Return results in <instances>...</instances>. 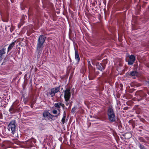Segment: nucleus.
Wrapping results in <instances>:
<instances>
[{
  "label": "nucleus",
  "instance_id": "1",
  "mask_svg": "<svg viewBox=\"0 0 149 149\" xmlns=\"http://www.w3.org/2000/svg\"><path fill=\"white\" fill-rule=\"evenodd\" d=\"M109 119L111 122H114L116 120V116L112 109L109 108L108 111Z\"/></svg>",
  "mask_w": 149,
  "mask_h": 149
},
{
  "label": "nucleus",
  "instance_id": "2",
  "mask_svg": "<svg viewBox=\"0 0 149 149\" xmlns=\"http://www.w3.org/2000/svg\"><path fill=\"white\" fill-rule=\"evenodd\" d=\"M15 120L11 121L8 126V129L9 131L11 130L13 134H14L15 130Z\"/></svg>",
  "mask_w": 149,
  "mask_h": 149
},
{
  "label": "nucleus",
  "instance_id": "3",
  "mask_svg": "<svg viewBox=\"0 0 149 149\" xmlns=\"http://www.w3.org/2000/svg\"><path fill=\"white\" fill-rule=\"evenodd\" d=\"M43 116L45 120H50L52 119V118L54 116L48 112L44 111L43 113Z\"/></svg>",
  "mask_w": 149,
  "mask_h": 149
},
{
  "label": "nucleus",
  "instance_id": "4",
  "mask_svg": "<svg viewBox=\"0 0 149 149\" xmlns=\"http://www.w3.org/2000/svg\"><path fill=\"white\" fill-rule=\"evenodd\" d=\"M64 104L61 102H59L55 103L54 104V107L57 109L58 112V114H59L60 112L61 107L63 108L64 107Z\"/></svg>",
  "mask_w": 149,
  "mask_h": 149
},
{
  "label": "nucleus",
  "instance_id": "5",
  "mask_svg": "<svg viewBox=\"0 0 149 149\" xmlns=\"http://www.w3.org/2000/svg\"><path fill=\"white\" fill-rule=\"evenodd\" d=\"M71 94L69 90H66L64 91V97L66 101H68L70 98Z\"/></svg>",
  "mask_w": 149,
  "mask_h": 149
},
{
  "label": "nucleus",
  "instance_id": "6",
  "mask_svg": "<svg viewBox=\"0 0 149 149\" xmlns=\"http://www.w3.org/2000/svg\"><path fill=\"white\" fill-rule=\"evenodd\" d=\"M43 44L38 43L37 46V50L38 54L41 53L43 48Z\"/></svg>",
  "mask_w": 149,
  "mask_h": 149
},
{
  "label": "nucleus",
  "instance_id": "7",
  "mask_svg": "<svg viewBox=\"0 0 149 149\" xmlns=\"http://www.w3.org/2000/svg\"><path fill=\"white\" fill-rule=\"evenodd\" d=\"M129 58L128 64L129 65H132L135 60V57L133 55H131L129 56Z\"/></svg>",
  "mask_w": 149,
  "mask_h": 149
},
{
  "label": "nucleus",
  "instance_id": "8",
  "mask_svg": "<svg viewBox=\"0 0 149 149\" xmlns=\"http://www.w3.org/2000/svg\"><path fill=\"white\" fill-rule=\"evenodd\" d=\"M59 88L56 87L52 88L51 90L50 95L52 97L54 95L55 93L58 92L59 90Z\"/></svg>",
  "mask_w": 149,
  "mask_h": 149
},
{
  "label": "nucleus",
  "instance_id": "9",
  "mask_svg": "<svg viewBox=\"0 0 149 149\" xmlns=\"http://www.w3.org/2000/svg\"><path fill=\"white\" fill-rule=\"evenodd\" d=\"M45 36L41 35L39 36L38 43L43 44L45 40Z\"/></svg>",
  "mask_w": 149,
  "mask_h": 149
},
{
  "label": "nucleus",
  "instance_id": "10",
  "mask_svg": "<svg viewBox=\"0 0 149 149\" xmlns=\"http://www.w3.org/2000/svg\"><path fill=\"white\" fill-rule=\"evenodd\" d=\"M96 67L97 68L100 70H103L105 68L104 65H102L101 63L99 64L98 63L96 64Z\"/></svg>",
  "mask_w": 149,
  "mask_h": 149
},
{
  "label": "nucleus",
  "instance_id": "11",
  "mask_svg": "<svg viewBox=\"0 0 149 149\" xmlns=\"http://www.w3.org/2000/svg\"><path fill=\"white\" fill-rule=\"evenodd\" d=\"M75 57L76 60L78 61H79L80 60V58L78 52L76 49H75Z\"/></svg>",
  "mask_w": 149,
  "mask_h": 149
},
{
  "label": "nucleus",
  "instance_id": "12",
  "mask_svg": "<svg viewBox=\"0 0 149 149\" xmlns=\"http://www.w3.org/2000/svg\"><path fill=\"white\" fill-rule=\"evenodd\" d=\"M130 75L132 77H137L138 75V73L136 71H132L130 72Z\"/></svg>",
  "mask_w": 149,
  "mask_h": 149
},
{
  "label": "nucleus",
  "instance_id": "13",
  "mask_svg": "<svg viewBox=\"0 0 149 149\" xmlns=\"http://www.w3.org/2000/svg\"><path fill=\"white\" fill-rule=\"evenodd\" d=\"M5 53V49L4 48L0 50V61L2 60V55Z\"/></svg>",
  "mask_w": 149,
  "mask_h": 149
},
{
  "label": "nucleus",
  "instance_id": "14",
  "mask_svg": "<svg viewBox=\"0 0 149 149\" xmlns=\"http://www.w3.org/2000/svg\"><path fill=\"white\" fill-rule=\"evenodd\" d=\"M15 42L11 43L9 45L8 49V51L9 52L13 47L14 45H15Z\"/></svg>",
  "mask_w": 149,
  "mask_h": 149
},
{
  "label": "nucleus",
  "instance_id": "15",
  "mask_svg": "<svg viewBox=\"0 0 149 149\" xmlns=\"http://www.w3.org/2000/svg\"><path fill=\"white\" fill-rule=\"evenodd\" d=\"M9 111L11 113H14L15 112L13 106H11L10 108Z\"/></svg>",
  "mask_w": 149,
  "mask_h": 149
},
{
  "label": "nucleus",
  "instance_id": "16",
  "mask_svg": "<svg viewBox=\"0 0 149 149\" xmlns=\"http://www.w3.org/2000/svg\"><path fill=\"white\" fill-rule=\"evenodd\" d=\"M53 113L55 114H58V115H59L58 114V111L56 109H54L52 110V111Z\"/></svg>",
  "mask_w": 149,
  "mask_h": 149
},
{
  "label": "nucleus",
  "instance_id": "17",
  "mask_svg": "<svg viewBox=\"0 0 149 149\" xmlns=\"http://www.w3.org/2000/svg\"><path fill=\"white\" fill-rule=\"evenodd\" d=\"M65 116H64L62 119L61 121L63 124H64L65 123Z\"/></svg>",
  "mask_w": 149,
  "mask_h": 149
},
{
  "label": "nucleus",
  "instance_id": "18",
  "mask_svg": "<svg viewBox=\"0 0 149 149\" xmlns=\"http://www.w3.org/2000/svg\"><path fill=\"white\" fill-rule=\"evenodd\" d=\"M88 65L89 67L90 66H91V65L90 64V62L89 61L88 62Z\"/></svg>",
  "mask_w": 149,
  "mask_h": 149
},
{
  "label": "nucleus",
  "instance_id": "19",
  "mask_svg": "<svg viewBox=\"0 0 149 149\" xmlns=\"http://www.w3.org/2000/svg\"><path fill=\"white\" fill-rule=\"evenodd\" d=\"M31 108H32L33 107V105L32 104H31Z\"/></svg>",
  "mask_w": 149,
  "mask_h": 149
},
{
  "label": "nucleus",
  "instance_id": "20",
  "mask_svg": "<svg viewBox=\"0 0 149 149\" xmlns=\"http://www.w3.org/2000/svg\"><path fill=\"white\" fill-rule=\"evenodd\" d=\"M68 103H66V105H68Z\"/></svg>",
  "mask_w": 149,
  "mask_h": 149
},
{
  "label": "nucleus",
  "instance_id": "21",
  "mask_svg": "<svg viewBox=\"0 0 149 149\" xmlns=\"http://www.w3.org/2000/svg\"><path fill=\"white\" fill-rule=\"evenodd\" d=\"M148 84H149V81H148Z\"/></svg>",
  "mask_w": 149,
  "mask_h": 149
},
{
  "label": "nucleus",
  "instance_id": "22",
  "mask_svg": "<svg viewBox=\"0 0 149 149\" xmlns=\"http://www.w3.org/2000/svg\"><path fill=\"white\" fill-rule=\"evenodd\" d=\"M11 0V2H12V3H13V1H12V0Z\"/></svg>",
  "mask_w": 149,
  "mask_h": 149
}]
</instances>
